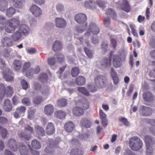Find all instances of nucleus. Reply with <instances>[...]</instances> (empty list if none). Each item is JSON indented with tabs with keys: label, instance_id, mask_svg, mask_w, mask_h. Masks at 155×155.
Segmentation results:
<instances>
[{
	"label": "nucleus",
	"instance_id": "4468645a",
	"mask_svg": "<svg viewBox=\"0 0 155 155\" xmlns=\"http://www.w3.org/2000/svg\"><path fill=\"white\" fill-rule=\"evenodd\" d=\"M54 110V106L51 104H48L45 105L44 108L45 113L47 115L50 116L51 115Z\"/></svg>",
	"mask_w": 155,
	"mask_h": 155
},
{
	"label": "nucleus",
	"instance_id": "c9c22d12",
	"mask_svg": "<svg viewBox=\"0 0 155 155\" xmlns=\"http://www.w3.org/2000/svg\"><path fill=\"white\" fill-rule=\"evenodd\" d=\"M12 4L16 8H21L24 5L23 0H12Z\"/></svg>",
	"mask_w": 155,
	"mask_h": 155
},
{
	"label": "nucleus",
	"instance_id": "6e6d98bb",
	"mask_svg": "<svg viewBox=\"0 0 155 155\" xmlns=\"http://www.w3.org/2000/svg\"><path fill=\"white\" fill-rule=\"evenodd\" d=\"M22 103L27 106H30L31 105L30 100L28 97H25L21 101Z\"/></svg>",
	"mask_w": 155,
	"mask_h": 155
},
{
	"label": "nucleus",
	"instance_id": "79ce46f5",
	"mask_svg": "<svg viewBox=\"0 0 155 155\" xmlns=\"http://www.w3.org/2000/svg\"><path fill=\"white\" fill-rule=\"evenodd\" d=\"M13 64L15 69L18 71L20 69L22 64L20 60H15L13 62Z\"/></svg>",
	"mask_w": 155,
	"mask_h": 155
},
{
	"label": "nucleus",
	"instance_id": "cd10ccee",
	"mask_svg": "<svg viewBox=\"0 0 155 155\" xmlns=\"http://www.w3.org/2000/svg\"><path fill=\"white\" fill-rule=\"evenodd\" d=\"M8 144L10 148L14 151H16L17 150V145L16 140L14 139H9Z\"/></svg>",
	"mask_w": 155,
	"mask_h": 155
},
{
	"label": "nucleus",
	"instance_id": "bf43d9fd",
	"mask_svg": "<svg viewBox=\"0 0 155 155\" xmlns=\"http://www.w3.org/2000/svg\"><path fill=\"white\" fill-rule=\"evenodd\" d=\"M84 50L87 56L89 58H91L93 57L92 52L88 48L84 47Z\"/></svg>",
	"mask_w": 155,
	"mask_h": 155
},
{
	"label": "nucleus",
	"instance_id": "774afa93",
	"mask_svg": "<svg viewBox=\"0 0 155 155\" xmlns=\"http://www.w3.org/2000/svg\"><path fill=\"white\" fill-rule=\"evenodd\" d=\"M104 23L106 27H109L110 23V18L108 17L104 18Z\"/></svg>",
	"mask_w": 155,
	"mask_h": 155
},
{
	"label": "nucleus",
	"instance_id": "7ed1b4c3",
	"mask_svg": "<svg viewBox=\"0 0 155 155\" xmlns=\"http://www.w3.org/2000/svg\"><path fill=\"white\" fill-rule=\"evenodd\" d=\"M127 55V53L124 51H123L120 54V55L123 57L122 59L119 56L117 55H114L113 56V64L115 68L120 67L121 65V61L122 60H124L125 57Z\"/></svg>",
	"mask_w": 155,
	"mask_h": 155
},
{
	"label": "nucleus",
	"instance_id": "a211bd4d",
	"mask_svg": "<svg viewBox=\"0 0 155 155\" xmlns=\"http://www.w3.org/2000/svg\"><path fill=\"white\" fill-rule=\"evenodd\" d=\"M89 29L94 35L97 34L100 31L99 28L94 23H91L89 25Z\"/></svg>",
	"mask_w": 155,
	"mask_h": 155
},
{
	"label": "nucleus",
	"instance_id": "1a4fd4ad",
	"mask_svg": "<svg viewBox=\"0 0 155 155\" xmlns=\"http://www.w3.org/2000/svg\"><path fill=\"white\" fill-rule=\"evenodd\" d=\"M34 132L38 137H42L45 135V130L41 126L39 125L35 126Z\"/></svg>",
	"mask_w": 155,
	"mask_h": 155
},
{
	"label": "nucleus",
	"instance_id": "052dcab7",
	"mask_svg": "<svg viewBox=\"0 0 155 155\" xmlns=\"http://www.w3.org/2000/svg\"><path fill=\"white\" fill-rule=\"evenodd\" d=\"M118 120L123 123L126 126H129V122L124 117H119L118 119Z\"/></svg>",
	"mask_w": 155,
	"mask_h": 155
},
{
	"label": "nucleus",
	"instance_id": "a18cd8bd",
	"mask_svg": "<svg viewBox=\"0 0 155 155\" xmlns=\"http://www.w3.org/2000/svg\"><path fill=\"white\" fill-rule=\"evenodd\" d=\"M83 152L80 149H72L70 155H81Z\"/></svg>",
	"mask_w": 155,
	"mask_h": 155
},
{
	"label": "nucleus",
	"instance_id": "0e129e2a",
	"mask_svg": "<svg viewBox=\"0 0 155 155\" xmlns=\"http://www.w3.org/2000/svg\"><path fill=\"white\" fill-rule=\"evenodd\" d=\"M146 146V153L147 155H151L153 153V149L151 146Z\"/></svg>",
	"mask_w": 155,
	"mask_h": 155
},
{
	"label": "nucleus",
	"instance_id": "8fccbe9b",
	"mask_svg": "<svg viewBox=\"0 0 155 155\" xmlns=\"http://www.w3.org/2000/svg\"><path fill=\"white\" fill-rule=\"evenodd\" d=\"M47 75L45 73L41 74L39 77V80L43 83L47 81Z\"/></svg>",
	"mask_w": 155,
	"mask_h": 155
},
{
	"label": "nucleus",
	"instance_id": "c03bdc74",
	"mask_svg": "<svg viewBox=\"0 0 155 155\" xmlns=\"http://www.w3.org/2000/svg\"><path fill=\"white\" fill-rule=\"evenodd\" d=\"M110 59L107 58H104L101 62V65L105 67L110 66L111 64Z\"/></svg>",
	"mask_w": 155,
	"mask_h": 155
},
{
	"label": "nucleus",
	"instance_id": "338daca9",
	"mask_svg": "<svg viewBox=\"0 0 155 155\" xmlns=\"http://www.w3.org/2000/svg\"><path fill=\"white\" fill-rule=\"evenodd\" d=\"M41 93L45 95H48L49 94V88L48 87H47L43 88V90L41 91Z\"/></svg>",
	"mask_w": 155,
	"mask_h": 155
},
{
	"label": "nucleus",
	"instance_id": "dca6fc26",
	"mask_svg": "<svg viewBox=\"0 0 155 155\" xmlns=\"http://www.w3.org/2000/svg\"><path fill=\"white\" fill-rule=\"evenodd\" d=\"M144 141L146 146H151L155 142L154 138L149 135H147L144 137Z\"/></svg>",
	"mask_w": 155,
	"mask_h": 155
},
{
	"label": "nucleus",
	"instance_id": "412c9836",
	"mask_svg": "<svg viewBox=\"0 0 155 155\" xmlns=\"http://www.w3.org/2000/svg\"><path fill=\"white\" fill-rule=\"evenodd\" d=\"M22 36L21 32L17 30L11 35V37L14 41H18L21 39Z\"/></svg>",
	"mask_w": 155,
	"mask_h": 155
},
{
	"label": "nucleus",
	"instance_id": "6e6552de",
	"mask_svg": "<svg viewBox=\"0 0 155 155\" xmlns=\"http://www.w3.org/2000/svg\"><path fill=\"white\" fill-rule=\"evenodd\" d=\"M55 21L56 27L59 28H64L67 25V23L66 21L63 18H56Z\"/></svg>",
	"mask_w": 155,
	"mask_h": 155
},
{
	"label": "nucleus",
	"instance_id": "680f3d73",
	"mask_svg": "<svg viewBox=\"0 0 155 155\" xmlns=\"http://www.w3.org/2000/svg\"><path fill=\"white\" fill-rule=\"evenodd\" d=\"M54 56L57 57L58 61L60 62H62L64 60V56L62 54L60 53L54 55Z\"/></svg>",
	"mask_w": 155,
	"mask_h": 155
},
{
	"label": "nucleus",
	"instance_id": "a878e982",
	"mask_svg": "<svg viewBox=\"0 0 155 155\" xmlns=\"http://www.w3.org/2000/svg\"><path fill=\"white\" fill-rule=\"evenodd\" d=\"M18 148L21 155L28 154V149L24 144L20 143L19 146Z\"/></svg>",
	"mask_w": 155,
	"mask_h": 155
},
{
	"label": "nucleus",
	"instance_id": "f704fd0d",
	"mask_svg": "<svg viewBox=\"0 0 155 155\" xmlns=\"http://www.w3.org/2000/svg\"><path fill=\"white\" fill-rule=\"evenodd\" d=\"M75 82L78 85H84L85 83V78L83 76H79L76 78Z\"/></svg>",
	"mask_w": 155,
	"mask_h": 155
},
{
	"label": "nucleus",
	"instance_id": "6ab92c4d",
	"mask_svg": "<svg viewBox=\"0 0 155 155\" xmlns=\"http://www.w3.org/2000/svg\"><path fill=\"white\" fill-rule=\"evenodd\" d=\"M4 110L7 112H10L12 109V105L11 101L8 99L5 100L3 104Z\"/></svg>",
	"mask_w": 155,
	"mask_h": 155
},
{
	"label": "nucleus",
	"instance_id": "c756f323",
	"mask_svg": "<svg viewBox=\"0 0 155 155\" xmlns=\"http://www.w3.org/2000/svg\"><path fill=\"white\" fill-rule=\"evenodd\" d=\"M143 97L145 101L147 102H151L153 99L152 93L149 91L144 93L143 94Z\"/></svg>",
	"mask_w": 155,
	"mask_h": 155
},
{
	"label": "nucleus",
	"instance_id": "603ef678",
	"mask_svg": "<svg viewBox=\"0 0 155 155\" xmlns=\"http://www.w3.org/2000/svg\"><path fill=\"white\" fill-rule=\"evenodd\" d=\"M56 9L58 12L62 13L64 10V6L61 4H58L56 6Z\"/></svg>",
	"mask_w": 155,
	"mask_h": 155
},
{
	"label": "nucleus",
	"instance_id": "3c124183",
	"mask_svg": "<svg viewBox=\"0 0 155 155\" xmlns=\"http://www.w3.org/2000/svg\"><path fill=\"white\" fill-rule=\"evenodd\" d=\"M24 130L29 134H32L34 132L33 128L29 124H26L24 127Z\"/></svg>",
	"mask_w": 155,
	"mask_h": 155
},
{
	"label": "nucleus",
	"instance_id": "f03ea898",
	"mask_svg": "<svg viewBox=\"0 0 155 155\" xmlns=\"http://www.w3.org/2000/svg\"><path fill=\"white\" fill-rule=\"evenodd\" d=\"M129 146L132 150L137 151L142 148L143 142L142 140L138 137L134 136L129 140Z\"/></svg>",
	"mask_w": 155,
	"mask_h": 155
},
{
	"label": "nucleus",
	"instance_id": "58836bf2",
	"mask_svg": "<svg viewBox=\"0 0 155 155\" xmlns=\"http://www.w3.org/2000/svg\"><path fill=\"white\" fill-rule=\"evenodd\" d=\"M31 145L32 147L35 149L38 150L41 147V145L40 143L36 140H32Z\"/></svg>",
	"mask_w": 155,
	"mask_h": 155
},
{
	"label": "nucleus",
	"instance_id": "393cba45",
	"mask_svg": "<svg viewBox=\"0 0 155 155\" xmlns=\"http://www.w3.org/2000/svg\"><path fill=\"white\" fill-rule=\"evenodd\" d=\"M99 114L101 120L102 124L105 127L107 125V121L106 117V115L102 110H100Z\"/></svg>",
	"mask_w": 155,
	"mask_h": 155
},
{
	"label": "nucleus",
	"instance_id": "9b49d317",
	"mask_svg": "<svg viewBox=\"0 0 155 155\" xmlns=\"http://www.w3.org/2000/svg\"><path fill=\"white\" fill-rule=\"evenodd\" d=\"M46 133L48 135L53 134L55 132V128L54 124L52 122H49L45 129Z\"/></svg>",
	"mask_w": 155,
	"mask_h": 155
},
{
	"label": "nucleus",
	"instance_id": "aec40b11",
	"mask_svg": "<svg viewBox=\"0 0 155 155\" xmlns=\"http://www.w3.org/2000/svg\"><path fill=\"white\" fill-rule=\"evenodd\" d=\"M74 124L71 121L67 123L64 125V129L65 131L68 133L71 132L74 128Z\"/></svg>",
	"mask_w": 155,
	"mask_h": 155
},
{
	"label": "nucleus",
	"instance_id": "37998d69",
	"mask_svg": "<svg viewBox=\"0 0 155 155\" xmlns=\"http://www.w3.org/2000/svg\"><path fill=\"white\" fill-rule=\"evenodd\" d=\"M15 12V9L13 7H10L7 9L6 14L8 17H11Z\"/></svg>",
	"mask_w": 155,
	"mask_h": 155
},
{
	"label": "nucleus",
	"instance_id": "9d476101",
	"mask_svg": "<svg viewBox=\"0 0 155 155\" xmlns=\"http://www.w3.org/2000/svg\"><path fill=\"white\" fill-rule=\"evenodd\" d=\"M106 78L102 75H98L95 79V82L96 85L100 87L104 85Z\"/></svg>",
	"mask_w": 155,
	"mask_h": 155
},
{
	"label": "nucleus",
	"instance_id": "ea45409f",
	"mask_svg": "<svg viewBox=\"0 0 155 155\" xmlns=\"http://www.w3.org/2000/svg\"><path fill=\"white\" fill-rule=\"evenodd\" d=\"M13 94L12 88L10 86H8L5 90H4V94H5L7 97H10Z\"/></svg>",
	"mask_w": 155,
	"mask_h": 155
},
{
	"label": "nucleus",
	"instance_id": "473e14b6",
	"mask_svg": "<svg viewBox=\"0 0 155 155\" xmlns=\"http://www.w3.org/2000/svg\"><path fill=\"white\" fill-rule=\"evenodd\" d=\"M54 114L57 118L62 119L65 118L66 114L62 110H59L56 111Z\"/></svg>",
	"mask_w": 155,
	"mask_h": 155
},
{
	"label": "nucleus",
	"instance_id": "423d86ee",
	"mask_svg": "<svg viewBox=\"0 0 155 155\" xmlns=\"http://www.w3.org/2000/svg\"><path fill=\"white\" fill-rule=\"evenodd\" d=\"M152 110L150 108L144 106H142L140 107V113L142 116H150L152 114Z\"/></svg>",
	"mask_w": 155,
	"mask_h": 155
},
{
	"label": "nucleus",
	"instance_id": "de8ad7c7",
	"mask_svg": "<svg viewBox=\"0 0 155 155\" xmlns=\"http://www.w3.org/2000/svg\"><path fill=\"white\" fill-rule=\"evenodd\" d=\"M67 102L66 100L64 98H61L58 101L57 104L59 107H63L66 105Z\"/></svg>",
	"mask_w": 155,
	"mask_h": 155
},
{
	"label": "nucleus",
	"instance_id": "2eb2a0df",
	"mask_svg": "<svg viewBox=\"0 0 155 155\" xmlns=\"http://www.w3.org/2000/svg\"><path fill=\"white\" fill-rule=\"evenodd\" d=\"M73 114L76 117H79L83 115L84 114V110L81 106H77L74 107L73 110Z\"/></svg>",
	"mask_w": 155,
	"mask_h": 155
},
{
	"label": "nucleus",
	"instance_id": "39448f33",
	"mask_svg": "<svg viewBox=\"0 0 155 155\" xmlns=\"http://www.w3.org/2000/svg\"><path fill=\"white\" fill-rule=\"evenodd\" d=\"M49 146H47L45 149V152L47 153L52 154L54 153V148L57 147V144L54 140L51 139L49 140Z\"/></svg>",
	"mask_w": 155,
	"mask_h": 155
},
{
	"label": "nucleus",
	"instance_id": "e2e57ef3",
	"mask_svg": "<svg viewBox=\"0 0 155 155\" xmlns=\"http://www.w3.org/2000/svg\"><path fill=\"white\" fill-rule=\"evenodd\" d=\"M21 85L23 88L24 90H26L28 87V84L27 82L24 79H22L21 81Z\"/></svg>",
	"mask_w": 155,
	"mask_h": 155
},
{
	"label": "nucleus",
	"instance_id": "09e8293b",
	"mask_svg": "<svg viewBox=\"0 0 155 155\" xmlns=\"http://www.w3.org/2000/svg\"><path fill=\"white\" fill-rule=\"evenodd\" d=\"M43 101V98L41 96H37L34 97L33 99V102L36 104H39Z\"/></svg>",
	"mask_w": 155,
	"mask_h": 155
},
{
	"label": "nucleus",
	"instance_id": "f257e3e1",
	"mask_svg": "<svg viewBox=\"0 0 155 155\" xmlns=\"http://www.w3.org/2000/svg\"><path fill=\"white\" fill-rule=\"evenodd\" d=\"M75 21L79 24H82V28L79 27L77 29V31L79 33L83 32L86 29L87 24V16L85 14L79 13L76 15L74 18Z\"/></svg>",
	"mask_w": 155,
	"mask_h": 155
},
{
	"label": "nucleus",
	"instance_id": "5fc2aeb1",
	"mask_svg": "<svg viewBox=\"0 0 155 155\" xmlns=\"http://www.w3.org/2000/svg\"><path fill=\"white\" fill-rule=\"evenodd\" d=\"M78 90L86 96H88L90 95L89 92L84 87H78Z\"/></svg>",
	"mask_w": 155,
	"mask_h": 155
},
{
	"label": "nucleus",
	"instance_id": "7c9ffc66",
	"mask_svg": "<svg viewBox=\"0 0 155 155\" xmlns=\"http://www.w3.org/2000/svg\"><path fill=\"white\" fill-rule=\"evenodd\" d=\"M62 48V44L59 41H56L54 43L52 47V50L54 51H59Z\"/></svg>",
	"mask_w": 155,
	"mask_h": 155
},
{
	"label": "nucleus",
	"instance_id": "f8f14e48",
	"mask_svg": "<svg viewBox=\"0 0 155 155\" xmlns=\"http://www.w3.org/2000/svg\"><path fill=\"white\" fill-rule=\"evenodd\" d=\"M7 22L16 29L19 27L20 25V21L18 18H11Z\"/></svg>",
	"mask_w": 155,
	"mask_h": 155
},
{
	"label": "nucleus",
	"instance_id": "b1692460",
	"mask_svg": "<svg viewBox=\"0 0 155 155\" xmlns=\"http://www.w3.org/2000/svg\"><path fill=\"white\" fill-rule=\"evenodd\" d=\"M121 8L127 12H129L130 10V7L127 0H122Z\"/></svg>",
	"mask_w": 155,
	"mask_h": 155
},
{
	"label": "nucleus",
	"instance_id": "49530a36",
	"mask_svg": "<svg viewBox=\"0 0 155 155\" xmlns=\"http://www.w3.org/2000/svg\"><path fill=\"white\" fill-rule=\"evenodd\" d=\"M71 74L73 77H75L79 73V69L77 67L73 68L71 70Z\"/></svg>",
	"mask_w": 155,
	"mask_h": 155
},
{
	"label": "nucleus",
	"instance_id": "13d9d810",
	"mask_svg": "<svg viewBox=\"0 0 155 155\" xmlns=\"http://www.w3.org/2000/svg\"><path fill=\"white\" fill-rule=\"evenodd\" d=\"M101 49L102 51L104 52L107 51L108 48V44L107 42L103 41L101 44Z\"/></svg>",
	"mask_w": 155,
	"mask_h": 155
},
{
	"label": "nucleus",
	"instance_id": "5701e85b",
	"mask_svg": "<svg viewBox=\"0 0 155 155\" xmlns=\"http://www.w3.org/2000/svg\"><path fill=\"white\" fill-rule=\"evenodd\" d=\"M110 74L113 81L114 84L115 85H117L119 82V78L117 76L116 72L115 71L113 68H111Z\"/></svg>",
	"mask_w": 155,
	"mask_h": 155
},
{
	"label": "nucleus",
	"instance_id": "e433bc0d",
	"mask_svg": "<svg viewBox=\"0 0 155 155\" xmlns=\"http://www.w3.org/2000/svg\"><path fill=\"white\" fill-rule=\"evenodd\" d=\"M8 5V2L6 0H0V11H5Z\"/></svg>",
	"mask_w": 155,
	"mask_h": 155
},
{
	"label": "nucleus",
	"instance_id": "20e7f679",
	"mask_svg": "<svg viewBox=\"0 0 155 155\" xmlns=\"http://www.w3.org/2000/svg\"><path fill=\"white\" fill-rule=\"evenodd\" d=\"M3 78L8 81H14V77L12 75V72L9 68H6L2 72Z\"/></svg>",
	"mask_w": 155,
	"mask_h": 155
},
{
	"label": "nucleus",
	"instance_id": "4d7b16f0",
	"mask_svg": "<svg viewBox=\"0 0 155 155\" xmlns=\"http://www.w3.org/2000/svg\"><path fill=\"white\" fill-rule=\"evenodd\" d=\"M0 129H1V134L2 137L5 138L8 134L7 130L4 128L2 126L0 125Z\"/></svg>",
	"mask_w": 155,
	"mask_h": 155
},
{
	"label": "nucleus",
	"instance_id": "0eeeda50",
	"mask_svg": "<svg viewBox=\"0 0 155 155\" xmlns=\"http://www.w3.org/2000/svg\"><path fill=\"white\" fill-rule=\"evenodd\" d=\"M26 110L25 107L24 106L18 107L15 111L13 113L14 117L16 119L19 118L21 115H23Z\"/></svg>",
	"mask_w": 155,
	"mask_h": 155
},
{
	"label": "nucleus",
	"instance_id": "bb28decb",
	"mask_svg": "<svg viewBox=\"0 0 155 155\" xmlns=\"http://www.w3.org/2000/svg\"><path fill=\"white\" fill-rule=\"evenodd\" d=\"M18 136L20 139L25 140H28L31 139V136L30 134L22 131L18 132Z\"/></svg>",
	"mask_w": 155,
	"mask_h": 155
},
{
	"label": "nucleus",
	"instance_id": "4be33fe9",
	"mask_svg": "<svg viewBox=\"0 0 155 155\" xmlns=\"http://www.w3.org/2000/svg\"><path fill=\"white\" fill-rule=\"evenodd\" d=\"M2 43L4 46H11L13 45L12 40L7 36H6L2 38Z\"/></svg>",
	"mask_w": 155,
	"mask_h": 155
},
{
	"label": "nucleus",
	"instance_id": "864d4df0",
	"mask_svg": "<svg viewBox=\"0 0 155 155\" xmlns=\"http://www.w3.org/2000/svg\"><path fill=\"white\" fill-rule=\"evenodd\" d=\"M5 87L2 84H0V100L2 99L4 96Z\"/></svg>",
	"mask_w": 155,
	"mask_h": 155
},
{
	"label": "nucleus",
	"instance_id": "ddd939ff",
	"mask_svg": "<svg viewBox=\"0 0 155 155\" xmlns=\"http://www.w3.org/2000/svg\"><path fill=\"white\" fill-rule=\"evenodd\" d=\"M18 30L24 35H27L30 32V28L28 26L25 24H21L19 26Z\"/></svg>",
	"mask_w": 155,
	"mask_h": 155
},
{
	"label": "nucleus",
	"instance_id": "4c0bfd02",
	"mask_svg": "<svg viewBox=\"0 0 155 155\" xmlns=\"http://www.w3.org/2000/svg\"><path fill=\"white\" fill-rule=\"evenodd\" d=\"M79 103L78 105L81 106V107L82 108L83 110H87L89 106V103L86 100L84 99Z\"/></svg>",
	"mask_w": 155,
	"mask_h": 155
},
{
	"label": "nucleus",
	"instance_id": "2f4dec72",
	"mask_svg": "<svg viewBox=\"0 0 155 155\" xmlns=\"http://www.w3.org/2000/svg\"><path fill=\"white\" fill-rule=\"evenodd\" d=\"M4 29L5 31L9 34L14 33L16 30L7 22L5 25Z\"/></svg>",
	"mask_w": 155,
	"mask_h": 155
},
{
	"label": "nucleus",
	"instance_id": "72a5a7b5",
	"mask_svg": "<svg viewBox=\"0 0 155 155\" xmlns=\"http://www.w3.org/2000/svg\"><path fill=\"white\" fill-rule=\"evenodd\" d=\"M84 5V7L86 8L92 9L95 8L96 6V4L94 2H92L91 0L85 2Z\"/></svg>",
	"mask_w": 155,
	"mask_h": 155
},
{
	"label": "nucleus",
	"instance_id": "c85d7f7f",
	"mask_svg": "<svg viewBox=\"0 0 155 155\" xmlns=\"http://www.w3.org/2000/svg\"><path fill=\"white\" fill-rule=\"evenodd\" d=\"M80 123L81 125L84 127L89 128L91 126L90 121L86 117L82 118L80 121Z\"/></svg>",
	"mask_w": 155,
	"mask_h": 155
},
{
	"label": "nucleus",
	"instance_id": "a19ab883",
	"mask_svg": "<svg viewBox=\"0 0 155 155\" xmlns=\"http://www.w3.org/2000/svg\"><path fill=\"white\" fill-rule=\"evenodd\" d=\"M106 14L107 15H109L114 18H116L117 14L114 10L112 8H109L106 10Z\"/></svg>",
	"mask_w": 155,
	"mask_h": 155
},
{
	"label": "nucleus",
	"instance_id": "f3484780",
	"mask_svg": "<svg viewBox=\"0 0 155 155\" xmlns=\"http://www.w3.org/2000/svg\"><path fill=\"white\" fill-rule=\"evenodd\" d=\"M31 12L36 17L39 16L41 14V10L36 5H32L30 9Z\"/></svg>",
	"mask_w": 155,
	"mask_h": 155
},
{
	"label": "nucleus",
	"instance_id": "69168bd1",
	"mask_svg": "<svg viewBox=\"0 0 155 155\" xmlns=\"http://www.w3.org/2000/svg\"><path fill=\"white\" fill-rule=\"evenodd\" d=\"M12 102L14 105H16L19 102V97L15 95L12 99Z\"/></svg>",
	"mask_w": 155,
	"mask_h": 155
}]
</instances>
